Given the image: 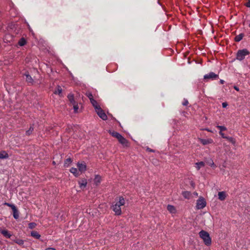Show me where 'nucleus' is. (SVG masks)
<instances>
[{"instance_id":"obj_1","label":"nucleus","mask_w":250,"mask_h":250,"mask_svg":"<svg viewBox=\"0 0 250 250\" xmlns=\"http://www.w3.org/2000/svg\"><path fill=\"white\" fill-rule=\"evenodd\" d=\"M125 203L124 198L122 196L119 197L118 200L111 206V208L115 215H120L122 214V207L125 205Z\"/></svg>"},{"instance_id":"obj_2","label":"nucleus","mask_w":250,"mask_h":250,"mask_svg":"<svg viewBox=\"0 0 250 250\" xmlns=\"http://www.w3.org/2000/svg\"><path fill=\"white\" fill-rule=\"evenodd\" d=\"M199 235L206 246H208L211 245V239L208 232L202 230L199 232Z\"/></svg>"},{"instance_id":"obj_3","label":"nucleus","mask_w":250,"mask_h":250,"mask_svg":"<svg viewBox=\"0 0 250 250\" xmlns=\"http://www.w3.org/2000/svg\"><path fill=\"white\" fill-rule=\"evenodd\" d=\"M250 52L246 49H243L242 50H239L237 53L236 59L241 61L245 59L246 57L249 56Z\"/></svg>"},{"instance_id":"obj_4","label":"nucleus","mask_w":250,"mask_h":250,"mask_svg":"<svg viewBox=\"0 0 250 250\" xmlns=\"http://www.w3.org/2000/svg\"><path fill=\"white\" fill-rule=\"evenodd\" d=\"M206 202L203 197H200L197 200L196 208L197 209H201L206 206Z\"/></svg>"},{"instance_id":"obj_5","label":"nucleus","mask_w":250,"mask_h":250,"mask_svg":"<svg viewBox=\"0 0 250 250\" xmlns=\"http://www.w3.org/2000/svg\"><path fill=\"white\" fill-rule=\"evenodd\" d=\"M77 166L79 171L81 173L84 172L86 170V165L84 162H78L77 164Z\"/></svg>"},{"instance_id":"obj_6","label":"nucleus","mask_w":250,"mask_h":250,"mask_svg":"<svg viewBox=\"0 0 250 250\" xmlns=\"http://www.w3.org/2000/svg\"><path fill=\"white\" fill-rule=\"evenodd\" d=\"M96 112L98 116L103 120H106L107 119L106 114L101 108L96 110Z\"/></svg>"},{"instance_id":"obj_7","label":"nucleus","mask_w":250,"mask_h":250,"mask_svg":"<svg viewBox=\"0 0 250 250\" xmlns=\"http://www.w3.org/2000/svg\"><path fill=\"white\" fill-rule=\"evenodd\" d=\"M119 143L121 144L124 147H128L129 146V144L128 141L123 136L122 137L118 140Z\"/></svg>"},{"instance_id":"obj_8","label":"nucleus","mask_w":250,"mask_h":250,"mask_svg":"<svg viewBox=\"0 0 250 250\" xmlns=\"http://www.w3.org/2000/svg\"><path fill=\"white\" fill-rule=\"evenodd\" d=\"M218 78V75L215 74L213 72H210L208 74H206L204 76V78L205 79H217Z\"/></svg>"},{"instance_id":"obj_9","label":"nucleus","mask_w":250,"mask_h":250,"mask_svg":"<svg viewBox=\"0 0 250 250\" xmlns=\"http://www.w3.org/2000/svg\"><path fill=\"white\" fill-rule=\"evenodd\" d=\"M199 140L200 142L203 144V145H206L209 144H212L213 142V141L212 139H199Z\"/></svg>"},{"instance_id":"obj_10","label":"nucleus","mask_w":250,"mask_h":250,"mask_svg":"<svg viewBox=\"0 0 250 250\" xmlns=\"http://www.w3.org/2000/svg\"><path fill=\"white\" fill-rule=\"evenodd\" d=\"M108 132L113 137H115L116 139H117L118 140H119L122 137V135L121 134H120L119 133H118V132H117L116 131H112V130H109Z\"/></svg>"},{"instance_id":"obj_11","label":"nucleus","mask_w":250,"mask_h":250,"mask_svg":"<svg viewBox=\"0 0 250 250\" xmlns=\"http://www.w3.org/2000/svg\"><path fill=\"white\" fill-rule=\"evenodd\" d=\"M218 199L221 201H224L227 197V194L225 191H220L218 193Z\"/></svg>"},{"instance_id":"obj_12","label":"nucleus","mask_w":250,"mask_h":250,"mask_svg":"<svg viewBox=\"0 0 250 250\" xmlns=\"http://www.w3.org/2000/svg\"><path fill=\"white\" fill-rule=\"evenodd\" d=\"M167 208L170 213L175 214L177 212L176 208L172 205H168Z\"/></svg>"},{"instance_id":"obj_13","label":"nucleus","mask_w":250,"mask_h":250,"mask_svg":"<svg viewBox=\"0 0 250 250\" xmlns=\"http://www.w3.org/2000/svg\"><path fill=\"white\" fill-rule=\"evenodd\" d=\"M183 197L187 199H190L192 198V194L190 192L188 191H183L182 193Z\"/></svg>"},{"instance_id":"obj_14","label":"nucleus","mask_w":250,"mask_h":250,"mask_svg":"<svg viewBox=\"0 0 250 250\" xmlns=\"http://www.w3.org/2000/svg\"><path fill=\"white\" fill-rule=\"evenodd\" d=\"M79 184L80 186V187L81 188H84L87 185V180L85 179H83L79 181Z\"/></svg>"},{"instance_id":"obj_15","label":"nucleus","mask_w":250,"mask_h":250,"mask_svg":"<svg viewBox=\"0 0 250 250\" xmlns=\"http://www.w3.org/2000/svg\"><path fill=\"white\" fill-rule=\"evenodd\" d=\"M70 172L72 173L75 177H78L80 175V172L78 170L77 168L72 167L70 169Z\"/></svg>"},{"instance_id":"obj_16","label":"nucleus","mask_w":250,"mask_h":250,"mask_svg":"<svg viewBox=\"0 0 250 250\" xmlns=\"http://www.w3.org/2000/svg\"><path fill=\"white\" fill-rule=\"evenodd\" d=\"M9 157L8 154L4 150L0 151V159H7Z\"/></svg>"},{"instance_id":"obj_17","label":"nucleus","mask_w":250,"mask_h":250,"mask_svg":"<svg viewBox=\"0 0 250 250\" xmlns=\"http://www.w3.org/2000/svg\"><path fill=\"white\" fill-rule=\"evenodd\" d=\"M90 103H91V104H92V105L94 107V108L95 109V111L97 110V109H99L100 108H101V107H100V105L98 103L96 100H95L94 99L91 100L90 101Z\"/></svg>"},{"instance_id":"obj_18","label":"nucleus","mask_w":250,"mask_h":250,"mask_svg":"<svg viewBox=\"0 0 250 250\" xmlns=\"http://www.w3.org/2000/svg\"><path fill=\"white\" fill-rule=\"evenodd\" d=\"M25 75L26 76V81L30 84H33L34 80L28 74H26Z\"/></svg>"},{"instance_id":"obj_19","label":"nucleus","mask_w":250,"mask_h":250,"mask_svg":"<svg viewBox=\"0 0 250 250\" xmlns=\"http://www.w3.org/2000/svg\"><path fill=\"white\" fill-rule=\"evenodd\" d=\"M244 37V34L243 33L239 34V35L235 36L234 40L236 42H239L242 40Z\"/></svg>"},{"instance_id":"obj_20","label":"nucleus","mask_w":250,"mask_h":250,"mask_svg":"<svg viewBox=\"0 0 250 250\" xmlns=\"http://www.w3.org/2000/svg\"><path fill=\"white\" fill-rule=\"evenodd\" d=\"M205 163L203 162H200L195 163V167L198 170H199L201 167L205 166Z\"/></svg>"},{"instance_id":"obj_21","label":"nucleus","mask_w":250,"mask_h":250,"mask_svg":"<svg viewBox=\"0 0 250 250\" xmlns=\"http://www.w3.org/2000/svg\"><path fill=\"white\" fill-rule=\"evenodd\" d=\"M62 92V88L60 86H58L55 90L54 92V93L55 94H58L59 95H61Z\"/></svg>"},{"instance_id":"obj_22","label":"nucleus","mask_w":250,"mask_h":250,"mask_svg":"<svg viewBox=\"0 0 250 250\" xmlns=\"http://www.w3.org/2000/svg\"><path fill=\"white\" fill-rule=\"evenodd\" d=\"M13 208L14 209H12L13 211V216L16 219H17L19 217L18 210H17L16 207Z\"/></svg>"},{"instance_id":"obj_23","label":"nucleus","mask_w":250,"mask_h":250,"mask_svg":"<svg viewBox=\"0 0 250 250\" xmlns=\"http://www.w3.org/2000/svg\"><path fill=\"white\" fill-rule=\"evenodd\" d=\"M31 235L32 236H33V237H34L36 239H39L41 237V235L36 231H32L31 233Z\"/></svg>"},{"instance_id":"obj_24","label":"nucleus","mask_w":250,"mask_h":250,"mask_svg":"<svg viewBox=\"0 0 250 250\" xmlns=\"http://www.w3.org/2000/svg\"><path fill=\"white\" fill-rule=\"evenodd\" d=\"M101 181V177L97 175H96L94 178V183L96 184V185H99Z\"/></svg>"},{"instance_id":"obj_25","label":"nucleus","mask_w":250,"mask_h":250,"mask_svg":"<svg viewBox=\"0 0 250 250\" xmlns=\"http://www.w3.org/2000/svg\"><path fill=\"white\" fill-rule=\"evenodd\" d=\"M0 232L6 237L10 238L11 237V234H9L8 231L7 230H0Z\"/></svg>"},{"instance_id":"obj_26","label":"nucleus","mask_w":250,"mask_h":250,"mask_svg":"<svg viewBox=\"0 0 250 250\" xmlns=\"http://www.w3.org/2000/svg\"><path fill=\"white\" fill-rule=\"evenodd\" d=\"M26 41L23 38H21L18 42L19 45L21 46L24 45L26 44Z\"/></svg>"},{"instance_id":"obj_27","label":"nucleus","mask_w":250,"mask_h":250,"mask_svg":"<svg viewBox=\"0 0 250 250\" xmlns=\"http://www.w3.org/2000/svg\"><path fill=\"white\" fill-rule=\"evenodd\" d=\"M85 95L89 98V100L91 101L92 100H94L93 96L92 93L89 91H87L85 93Z\"/></svg>"},{"instance_id":"obj_28","label":"nucleus","mask_w":250,"mask_h":250,"mask_svg":"<svg viewBox=\"0 0 250 250\" xmlns=\"http://www.w3.org/2000/svg\"><path fill=\"white\" fill-rule=\"evenodd\" d=\"M226 139H227L229 142L232 143L233 145L235 144L236 140L234 138L228 136Z\"/></svg>"},{"instance_id":"obj_29","label":"nucleus","mask_w":250,"mask_h":250,"mask_svg":"<svg viewBox=\"0 0 250 250\" xmlns=\"http://www.w3.org/2000/svg\"><path fill=\"white\" fill-rule=\"evenodd\" d=\"M72 104L73 106L74 112L77 113L79 109V106L78 104L76 102H74V103H73Z\"/></svg>"},{"instance_id":"obj_30","label":"nucleus","mask_w":250,"mask_h":250,"mask_svg":"<svg viewBox=\"0 0 250 250\" xmlns=\"http://www.w3.org/2000/svg\"><path fill=\"white\" fill-rule=\"evenodd\" d=\"M68 98L69 99V101H70V103L72 104L74 103V102H75L74 100V96L72 94H69L68 95Z\"/></svg>"},{"instance_id":"obj_31","label":"nucleus","mask_w":250,"mask_h":250,"mask_svg":"<svg viewBox=\"0 0 250 250\" xmlns=\"http://www.w3.org/2000/svg\"><path fill=\"white\" fill-rule=\"evenodd\" d=\"M72 162V160L70 158H67L64 162V165L65 167H68L69 164Z\"/></svg>"},{"instance_id":"obj_32","label":"nucleus","mask_w":250,"mask_h":250,"mask_svg":"<svg viewBox=\"0 0 250 250\" xmlns=\"http://www.w3.org/2000/svg\"><path fill=\"white\" fill-rule=\"evenodd\" d=\"M218 129H219L220 131L222 132L223 131H225L227 130V128L224 126L222 125H217L216 126Z\"/></svg>"},{"instance_id":"obj_33","label":"nucleus","mask_w":250,"mask_h":250,"mask_svg":"<svg viewBox=\"0 0 250 250\" xmlns=\"http://www.w3.org/2000/svg\"><path fill=\"white\" fill-rule=\"evenodd\" d=\"M33 127L31 126L29 130H28L26 132V134L27 135H29L31 134V133L33 132Z\"/></svg>"},{"instance_id":"obj_34","label":"nucleus","mask_w":250,"mask_h":250,"mask_svg":"<svg viewBox=\"0 0 250 250\" xmlns=\"http://www.w3.org/2000/svg\"><path fill=\"white\" fill-rule=\"evenodd\" d=\"M36 226L35 223H30L28 225L29 228L32 229H34Z\"/></svg>"},{"instance_id":"obj_35","label":"nucleus","mask_w":250,"mask_h":250,"mask_svg":"<svg viewBox=\"0 0 250 250\" xmlns=\"http://www.w3.org/2000/svg\"><path fill=\"white\" fill-rule=\"evenodd\" d=\"M4 205L10 207L12 209H13L14 208H16V207L15 206V205H13V204H10L9 203H4Z\"/></svg>"},{"instance_id":"obj_36","label":"nucleus","mask_w":250,"mask_h":250,"mask_svg":"<svg viewBox=\"0 0 250 250\" xmlns=\"http://www.w3.org/2000/svg\"><path fill=\"white\" fill-rule=\"evenodd\" d=\"M219 134L221 136V137L223 138L226 139L228 136H226L224 133L221 131H219Z\"/></svg>"},{"instance_id":"obj_37","label":"nucleus","mask_w":250,"mask_h":250,"mask_svg":"<svg viewBox=\"0 0 250 250\" xmlns=\"http://www.w3.org/2000/svg\"><path fill=\"white\" fill-rule=\"evenodd\" d=\"M245 5L249 8H250V0H248L247 2L245 3Z\"/></svg>"},{"instance_id":"obj_38","label":"nucleus","mask_w":250,"mask_h":250,"mask_svg":"<svg viewBox=\"0 0 250 250\" xmlns=\"http://www.w3.org/2000/svg\"><path fill=\"white\" fill-rule=\"evenodd\" d=\"M17 243L20 244V245H22L23 244V241L22 240H18L17 242H16Z\"/></svg>"},{"instance_id":"obj_39","label":"nucleus","mask_w":250,"mask_h":250,"mask_svg":"<svg viewBox=\"0 0 250 250\" xmlns=\"http://www.w3.org/2000/svg\"><path fill=\"white\" fill-rule=\"evenodd\" d=\"M228 106V104L226 102H224L222 103V106L224 108Z\"/></svg>"},{"instance_id":"obj_40","label":"nucleus","mask_w":250,"mask_h":250,"mask_svg":"<svg viewBox=\"0 0 250 250\" xmlns=\"http://www.w3.org/2000/svg\"><path fill=\"white\" fill-rule=\"evenodd\" d=\"M188 104V102L187 100H185L183 103V104L184 105H187Z\"/></svg>"},{"instance_id":"obj_41","label":"nucleus","mask_w":250,"mask_h":250,"mask_svg":"<svg viewBox=\"0 0 250 250\" xmlns=\"http://www.w3.org/2000/svg\"><path fill=\"white\" fill-rule=\"evenodd\" d=\"M45 250H56L53 248H48L46 249Z\"/></svg>"},{"instance_id":"obj_42","label":"nucleus","mask_w":250,"mask_h":250,"mask_svg":"<svg viewBox=\"0 0 250 250\" xmlns=\"http://www.w3.org/2000/svg\"><path fill=\"white\" fill-rule=\"evenodd\" d=\"M234 88L237 90V91H238L239 90V89L238 88V87H237V86H234Z\"/></svg>"},{"instance_id":"obj_43","label":"nucleus","mask_w":250,"mask_h":250,"mask_svg":"<svg viewBox=\"0 0 250 250\" xmlns=\"http://www.w3.org/2000/svg\"><path fill=\"white\" fill-rule=\"evenodd\" d=\"M193 194L195 196H198V193L196 192H194L193 193Z\"/></svg>"},{"instance_id":"obj_44","label":"nucleus","mask_w":250,"mask_h":250,"mask_svg":"<svg viewBox=\"0 0 250 250\" xmlns=\"http://www.w3.org/2000/svg\"><path fill=\"white\" fill-rule=\"evenodd\" d=\"M220 83H221V84H223L224 83V80H221L220 81Z\"/></svg>"},{"instance_id":"obj_45","label":"nucleus","mask_w":250,"mask_h":250,"mask_svg":"<svg viewBox=\"0 0 250 250\" xmlns=\"http://www.w3.org/2000/svg\"><path fill=\"white\" fill-rule=\"evenodd\" d=\"M147 150L149 151H150V152H153V150H152V149H151L150 148H147Z\"/></svg>"},{"instance_id":"obj_46","label":"nucleus","mask_w":250,"mask_h":250,"mask_svg":"<svg viewBox=\"0 0 250 250\" xmlns=\"http://www.w3.org/2000/svg\"><path fill=\"white\" fill-rule=\"evenodd\" d=\"M206 130H207L208 131H209V132H211V130H210V129H206Z\"/></svg>"},{"instance_id":"obj_47","label":"nucleus","mask_w":250,"mask_h":250,"mask_svg":"<svg viewBox=\"0 0 250 250\" xmlns=\"http://www.w3.org/2000/svg\"><path fill=\"white\" fill-rule=\"evenodd\" d=\"M211 166H213L214 165V163L213 162H212V164H211Z\"/></svg>"},{"instance_id":"obj_48","label":"nucleus","mask_w":250,"mask_h":250,"mask_svg":"<svg viewBox=\"0 0 250 250\" xmlns=\"http://www.w3.org/2000/svg\"><path fill=\"white\" fill-rule=\"evenodd\" d=\"M191 185L193 187L194 186V184L192 183Z\"/></svg>"},{"instance_id":"obj_49","label":"nucleus","mask_w":250,"mask_h":250,"mask_svg":"<svg viewBox=\"0 0 250 250\" xmlns=\"http://www.w3.org/2000/svg\"><path fill=\"white\" fill-rule=\"evenodd\" d=\"M188 63H189V62H190V61H189V60H188Z\"/></svg>"},{"instance_id":"obj_50","label":"nucleus","mask_w":250,"mask_h":250,"mask_svg":"<svg viewBox=\"0 0 250 250\" xmlns=\"http://www.w3.org/2000/svg\"><path fill=\"white\" fill-rule=\"evenodd\" d=\"M249 26L250 27V23L249 24Z\"/></svg>"}]
</instances>
